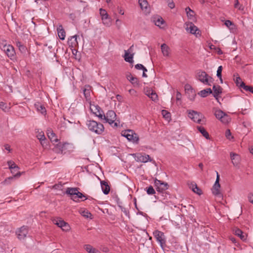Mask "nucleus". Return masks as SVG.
<instances>
[{
    "label": "nucleus",
    "mask_w": 253,
    "mask_h": 253,
    "mask_svg": "<svg viewBox=\"0 0 253 253\" xmlns=\"http://www.w3.org/2000/svg\"><path fill=\"white\" fill-rule=\"evenodd\" d=\"M188 111V117L194 122L199 124H204L205 123L204 120H202L204 116L202 113L194 110H189Z\"/></svg>",
    "instance_id": "obj_6"
},
{
    "label": "nucleus",
    "mask_w": 253,
    "mask_h": 253,
    "mask_svg": "<svg viewBox=\"0 0 253 253\" xmlns=\"http://www.w3.org/2000/svg\"><path fill=\"white\" fill-rule=\"evenodd\" d=\"M0 108L4 112H8L10 108V105H7L3 102H0Z\"/></svg>",
    "instance_id": "obj_35"
},
{
    "label": "nucleus",
    "mask_w": 253,
    "mask_h": 253,
    "mask_svg": "<svg viewBox=\"0 0 253 253\" xmlns=\"http://www.w3.org/2000/svg\"><path fill=\"white\" fill-rule=\"evenodd\" d=\"M85 250L88 253H96L98 251L96 250L95 248H93L90 245H85Z\"/></svg>",
    "instance_id": "obj_34"
},
{
    "label": "nucleus",
    "mask_w": 253,
    "mask_h": 253,
    "mask_svg": "<svg viewBox=\"0 0 253 253\" xmlns=\"http://www.w3.org/2000/svg\"><path fill=\"white\" fill-rule=\"evenodd\" d=\"M58 35L60 39L64 40L65 38L66 33L62 25H60L57 28Z\"/></svg>",
    "instance_id": "obj_23"
},
{
    "label": "nucleus",
    "mask_w": 253,
    "mask_h": 253,
    "mask_svg": "<svg viewBox=\"0 0 253 253\" xmlns=\"http://www.w3.org/2000/svg\"><path fill=\"white\" fill-rule=\"evenodd\" d=\"M146 191H147V194L149 195H153V194H155V193H156L154 189L153 188V187L152 186H149L147 188Z\"/></svg>",
    "instance_id": "obj_44"
},
{
    "label": "nucleus",
    "mask_w": 253,
    "mask_h": 253,
    "mask_svg": "<svg viewBox=\"0 0 253 253\" xmlns=\"http://www.w3.org/2000/svg\"><path fill=\"white\" fill-rule=\"evenodd\" d=\"M122 135L126 137L129 141H131L137 144L139 141V137L132 130L127 129L122 131Z\"/></svg>",
    "instance_id": "obj_5"
},
{
    "label": "nucleus",
    "mask_w": 253,
    "mask_h": 253,
    "mask_svg": "<svg viewBox=\"0 0 253 253\" xmlns=\"http://www.w3.org/2000/svg\"><path fill=\"white\" fill-rule=\"evenodd\" d=\"M17 170H13L14 173H13V174L14 177H19L21 174V173L19 171H18L17 172L15 173Z\"/></svg>",
    "instance_id": "obj_55"
},
{
    "label": "nucleus",
    "mask_w": 253,
    "mask_h": 253,
    "mask_svg": "<svg viewBox=\"0 0 253 253\" xmlns=\"http://www.w3.org/2000/svg\"><path fill=\"white\" fill-rule=\"evenodd\" d=\"M197 128L198 130L202 134L203 136H204L207 139H210L209 134L204 127L202 126H198Z\"/></svg>",
    "instance_id": "obj_26"
},
{
    "label": "nucleus",
    "mask_w": 253,
    "mask_h": 253,
    "mask_svg": "<svg viewBox=\"0 0 253 253\" xmlns=\"http://www.w3.org/2000/svg\"><path fill=\"white\" fill-rule=\"evenodd\" d=\"M161 49L164 56H168L169 55V48L166 44L163 43L161 45Z\"/></svg>",
    "instance_id": "obj_30"
},
{
    "label": "nucleus",
    "mask_w": 253,
    "mask_h": 253,
    "mask_svg": "<svg viewBox=\"0 0 253 253\" xmlns=\"http://www.w3.org/2000/svg\"><path fill=\"white\" fill-rule=\"evenodd\" d=\"M5 149L9 151H10V146L8 144H6L4 145Z\"/></svg>",
    "instance_id": "obj_64"
},
{
    "label": "nucleus",
    "mask_w": 253,
    "mask_h": 253,
    "mask_svg": "<svg viewBox=\"0 0 253 253\" xmlns=\"http://www.w3.org/2000/svg\"><path fill=\"white\" fill-rule=\"evenodd\" d=\"M234 233L243 241H245L247 239V235L246 234H244L243 231L239 228H236L234 230Z\"/></svg>",
    "instance_id": "obj_22"
},
{
    "label": "nucleus",
    "mask_w": 253,
    "mask_h": 253,
    "mask_svg": "<svg viewBox=\"0 0 253 253\" xmlns=\"http://www.w3.org/2000/svg\"><path fill=\"white\" fill-rule=\"evenodd\" d=\"M185 11L187 13V15L188 17L193 16L194 14V11L191 10L190 7H187L185 8Z\"/></svg>",
    "instance_id": "obj_42"
},
{
    "label": "nucleus",
    "mask_w": 253,
    "mask_h": 253,
    "mask_svg": "<svg viewBox=\"0 0 253 253\" xmlns=\"http://www.w3.org/2000/svg\"><path fill=\"white\" fill-rule=\"evenodd\" d=\"M132 47L133 45L131 46L128 50H125V55L124 56L125 60L131 64L133 63V58L134 53L130 54V52L132 51Z\"/></svg>",
    "instance_id": "obj_16"
},
{
    "label": "nucleus",
    "mask_w": 253,
    "mask_h": 253,
    "mask_svg": "<svg viewBox=\"0 0 253 253\" xmlns=\"http://www.w3.org/2000/svg\"><path fill=\"white\" fill-rule=\"evenodd\" d=\"M248 199L249 201L251 203L253 204V194L250 193V194H249Z\"/></svg>",
    "instance_id": "obj_57"
},
{
    "label": "nucleus",
    "mask_w": 253,
    "mask_h": 253,
    "mask_svg": "<svg viewBox=\"0 0 253 253\" xmlns=\"http://www.w3.org/2000/svg\"><path fill=\"white\" fill-rule=\"evenodd\" d=\"M198 79L203 84L209 85H211V83L213 81V79L209 76L205 71L200 72L198 73Z\"/></svg>",
    "instance_id": "obj_7"
},
{
    "label": "nucleus",
    "mask_w": 253,
    "mask_h": 253,
    "mask_svg": "<svg viewBox=\"0 0 253 253\" xmlns=\"http://www.w3.org/2000/svg\"><path fill=\"white\" fill-rule=\"evenodd\" d=\"M7 45L5 41H1L0 42V48L1 49Z\"/></svg>",
    "instance_id": "obj_51"
},
{
    "label": "nucleus",
    "mask_w": 253,
    "mask_h": 253,
    "mask_svg": "<svg viewBox=\"0 0 253 253\" xmlns=\"http://www.w3.org/2000/svg\"><path fill=\"white\" fill-rule=\"evenodd\" d=\"M90 109L91 112L99 119L102 120L103 117H105V114L98 105L90 104Z\"/></svg>",
    "instance_id": "obj_9"
},
{
    "label": "nucleus",
    "mask_w": 253,
    "mask_h": 253,
    "mask_svg": "<svg viewBox=\"0 0 253 253\" xmlns=\"http://www.w3.org/2000/svg\"><path fill=\"white\" fill-rule=\"evenodd\" d=\"M239 5V2L238 0H235V4H234V7L235 8H238L239 9L241 10L242 9L241 8V5H240L239 7H238Z\"/></svg>",
    "instance_id": "obj_53"
},
{
    "label": "nucleus",
    "mask_w": 253,
    "mask_h": 253,
    "mask_svg": "<svg viewBox=\"0 0 253 253\" xmlns=\"http://www.w3.org/2000/svg\"><path fill=\"white\" fill-rule=\"evenodd\" d=\"M213 91V96L218 101V96L222 92V88L218 85H214L212 87Z\"/></svg>",
    "instance_id": "obj_18"
},
{
    "label": "nucleus",
    "mask_w": 253,
    "mask_h": 253,
    "mask_svg": "<svg viewBox=\"0 0 253 253\" xmlns=\"http://www.w3.org/2000/svg\"><path fill=\"white\" fill-rule=\"evenodd\" d=\"M38 138L40 140L41 143L42 145H43V141L45 140V136L44 135L43 133H39L38 135Z\"/></svg>",
    "instance_id": "obj_45"
},
{
    "label": "nucleus",
    "mask_w": 253,
    "mask_h": 253,
    "mask_svg": "<svg viewBox=\"0 0 253 253\" xmlns=\"http://www.w3.org/2000/svg\"><path fill=\"white\" fill-rule=\"evenodd\" d=\"M214 115L217 119L219 120L222 123L224 124H227L229 123L231 120L229 116L221 110H216L215 112Z\"/></svg>",
    "instance_id": "obj_8"
},
{
    "label": "nucleus",
    "mask_w": 253,
    "mask_h": 253,
    "mask_svg": "<svg viewBox=\"0 0 253 253\" xmlns=\"http://www.w3.org/2000/svg\"><path fill=\"white\" fill-rule=\"evenodd\" d=\"M86 125L90 131L94 132L98 134H101L104 130L103 125L95 121H88L86 123Z\"/></svg>",
    "instance_id": "obj_3"
},
{
    "label": "nucleus",
    "mask_w": 253,
    "mask_h": 253,
    "mask_svg": "<svg viewBox=\"0 0 253 253\" xmlns=\"http://www.w3.org/2000/svg\"><path fill=\"white\" fill-rule=\"evenodd\" d=\"M230 157L231 159L232 160V163L234 165H237L239 163V157L238 155L234 153H230Z\"/></svg>",
    "instance_id": "obj_28"
},
{
    "label": "nucleus",
    "mask_w": 253,
    "mask_h": 253,
    "mask_svg": "<svg viewBox=\"0 0 253 253\" xmlns=\"http://www.w3.org/2000/svg\"><path fill=\"white\" fill-rule=\"evenodd\" d=\"M126 79L129 81V79L131 78V77H133L132 76L131 73H128V74H126Z\"/></svg>",
    "instance_id": "obj_61"
},
{
    "label": "nucleus",
    "mask_w": 253,
    "mask_h": 253,
    "mask_svg": "<svg viewBox=\"0 0 253 253\" xmlns=\"http://www.w3.org/2000/svg\"><path fill=\"white\" fill-rule=\"evenodd\" d=\"M119 207L121 209L122 211L123 212L126 216H127L128 218H129V212L127 211V210L125 208L120 205H119Z\"/></svg>",
    "instance_id": "obj_47"
},
{
    "label": "nucleus",
    "mask_w": 253,
    "mask_h": 253,
    "mask_svg": "<svg viewBox=\"0 0 253 253\" xmlns=\"http://www.w3.org/2000/svg\"><path fill=\"white\" fill-rule=\"evenodd\" d=\"M153 235L156 238L157 241L160 243L161 247L163 248V245L166 244V240L164 233L159 230H155L153 232Z\"/></svg>",
    "instance_id": "obj_12"
},
{
    "label": "nucleus",
    "mask_w": 253,
    "mask_h": 253,
    "mask_svg": "<svg viewBox=\"0 0 253 253\" xmlns=\"http://www.w3.org/2000/svg\"><path fill=\"white\" fill-rule=\"evenodd\" d=\"M168 5L171 9L173 8L175 6L174 3L172 1H169L168 3Z\"/></svg>",
    "instance_id": "obj_59"
},
{
    "label": "nucleus",
    "mask_w": 253,
    "mask_h": 253,
    "mask_svg": "<svg viewBox=\"0 0 253 253\" xmlns=\"http://www.w3.org/2000/svg\"><path fill=\"white\" fill-rule=\"evenodd\" d=\"M205 90H206V91H207V93L209 94H211L212 93V90L211 89V88H207V89H205Z\"/></svg>",
    "instance_id": "obj_63"
},
{
    "label": "nucleus",
    "mask_w": 253,
    "mask_h": 253,
    "mask_svg": "<svg viewBox=\"0 0 253 253\" xmlns=\"http://www.w3.org/2000/svg\"><path fill=\"white\" fill-rule=\"evenodd\" d=\"M198 94L200 95L202 97H206L208 96V94L207 93V91L205 89H203L200 91Z\"/></svg>",
    "instance_id": "obj_48"
},
{
    "label": "nucleus",
    "mask_w": 253,
    "mask_h": 253,
    "mask_svg": "<svg viewBox=\"0 0 253 253\" xmlns=\"http://www.w3.org/2000/svg\"><path fill=\"white\" fill-rule=\"evenodd\" d=\"M5 53L7 56L11 59L14 58L15 55V52L14 47L10 44L8 45V48H6Z\"/></svg>",
    "instance_id": "obj_19"
},
{
    "label": "nucleus",
    "mask_w": 253,
    "mask_h": 253,
    "mask_svg": "<svg viewBox=\"0 0 253 253\" xmlns=\"http://www.w3.org/2000/svg\"><path fill=\"white\" fill-rule=\"evenodd\" d=\"M79 188H70L68 187L67 188L65 193L69 195L72 200L75 202H78L79 199H82L83 197H85V199L87 198L82 193L79 191Z\"/></svg>",
    "instance_id": "obj_2"
},
{
    "label": "nucleus",
    "mask_w": 253,
    "mask_h": 253,
    "mask_svg": "<svg viewBox=\"0 0 253 253\" xmlns=\"http://www.w3.org/2000/svg\"><path fill=\"white\" fill-rule=\"evenodd\" d=\"M186 25L187 27L186 29L187 31L189 32L191 34H195L196 37H198V35H200L199 33L200 31L193 23L189 22Z\"/></svg>",
    "instance_id": "obj_14"
},
{
    "label": "nucleus",
    "mask_w": 253,
    "mask_h": 253,
    "mask_svg": "<svg viewBox=\"0 0 253 253\" xmlns=\"http://www.w3.org/2000/svg\"><path fill=\"white\" fill-rule=\"evenodd\" d=\"M225 24L227 27H230V26L233 25V23L231 21L227 20H226Z\"/></svg>",
    "instance_id": "obj_54"
},
{
    "label": "nucleus",
    "mask_w": 253,
    "mask_h": 253,
    "mask_svg": "<svg viewBox=\"0 0 253 253\" xmlns=\"http://www.w3.org/2000/svg\"><path fill=\"white\" fill-rule=\"evenodd\" d=\"M132 155L134 156L135 161L137 162L146 163L148 161H152L150 156L146 154H133Z\"/></svg>",
    "instance_id": "obj_10"
},
{
    "label": "nucleus",
    "mask_w": 253,
    "mask_h": 253,
    "mask_svg": "<svg viewBox=\"0 0 253 253\" xmlns=\"http://www.w3.org/2000/svg\"><path fill=\"white\" fill-rule=\"evenodd\" d=\"M53 222L59 227H60L63 231H67L70 229L69 224L64 220H61L60 218H57L53 219Z\"/></svg>",
    "instance_id": "obj_11"
},
{
    "label": "nucleus",
    "mask_w": 253,
    "mask_h": 253,
    "mask_svg": "<svg viewBox=\"0 0 253 253\" xmlns=\"http://www.w3.org/2000/svg\"><path fill=\"white\" fill-rule=\"evenodd\" d=\"M185 91L186 93L187 94L189 93L190 92H191L192 98H190V99L191 100H194L195 97L196 96V93L195 91H194L193 89L192 88L190 85H185Z\"/></svg>",
    "instance_id": "obj_25"
},
{
    "label": "nucleus",
    "mask_w": 253,
    "mask_h": 253,
    "mask_svg": "<svg viewBox=\"0 0 253 253\" xmlns=\"http://www.w3.org/2000/svg\"><path fill=\"white\" fill-rule=\"evenodd\" d=\"M231 135V133L230 132V130L229 129H227L225 132V135L226 137L228 139H230L229 136Z\"/></svg>",
    "instance_id": "obj_58"
},
{
    "label": "nucleus",
    "mask_w": 253,
    "mask_h": 253,
    "mask_svg": "<svg viewBox=\"0 0 253 253\" xmlns=\"http://www.w3.org/2000/svg\"><path fill=\"white\" fill-rule=\"evenodd\" d=\"M100 183L103 193L105 195L108 194L110 192V188L108 183L105 181H101Z\"/></svg>",
    "instance_id": "obj_21"
},
{
    "label": "nucleus",
    "mask_w": 253,
    "mask_h": 253,
    "mask_svg": "<svg viewBox=\"0 0 253 253\" xmlns=\"http://www.w3.org/2000/svg\"><path fill=\"white\" fill-rule=\"evenodd\" d=\"M181 97V93L179 92H177V93H176V100L177 101L178 100H180Z\"/></svg>",
    "instance_id": "obj_60"
},
{
    "label": "nucleus",
    "mask_w": 253,
    "mask_h": 253,
    "mask_svg": "<svg viewBox=\"0 0 253 253\" xmlns=\"http://www.w3.org/2000/svg\"><path fill=\"white\" fill-rule=\"evenodd\" d=\"M153 90H147L146 92H145V94L146 95H147L148 97H150V94H151V91H153Z\"/></svg>",
    "instance_id": "obj_62"
},
{
    "label": "nucleus",
    "mask_w": 253,
    "mask_h": 253,
    "mask_svg": "<svg viewBox=\"0 0 253 253\" xmlns=\"http://www.w3.org/2000/svg\"><path fill=\"white\" fill-rule=\"evenodd\" d=\"M138 3L142 10H146L147 9L148 3L147 0H138Z\"/></svg>",
    "instance_id": "obj_31"
},
{
    "label": "nucleus",
    "mask_w": 253,
    "mask_h": 253,
    "mask_svg": "<svg viewBox=\"0 0 253 253\" xmlns=\"http://www.w3.org/2000/svg\"><path fill=\"white\" fill-rule=\"evenodd\" d=\"M103 119L110 125L113 124V126L115 127L119 126L120 124V120L117 119L116 114L113 110H109L106 115H105V117H103Z\"/></svg>",
    "instance_id": "obj_4"
},
{
    "label": "nucleus",
    "mask_w": 253,
    "mask_h": 253,
    "mask_svg": "<svg viewBox=\"0 0 253 253\" xmlns=\"http://www.w3.org/2000/svg\"><path fill=\"white\" fill-rule=\"evenodd\" d=\"M68 145L69 143H62L59 142L55 146L54 148H53V150L56 153L62 154L63 151L67 149L66 146Z\"/></svg>",
    "instance_id": "obj_17"
},
{
    "label": "nucleus",
    "mask_w": 253,
    "mask_h": 253,
    "mask_svg": "<svg viewBox=\"0 0 253 253\" xmlns=\"http://www.w3.org/2000/svg\"><path fill=\"white\" fill-rule=\"evenodd\" d=\"M16 45L18 47L19 49L21 51V52H22V53L26 52V51L27 50V48L23 44H22V43L21 42H17Z\"/></svg>",
    "instance_id": "obj_36"
},
{
    "label": "nucleus",
    "mask_w": 253,
    "mask_h": 253,
    "mask_svg": "<svg viewBox=\"0 0 253 253\" xmlns=\"http://www.w3.org/2000/svg\"><path fill=\"white\" fill-rule=\"evenodd\" d=\"M84 96L86 100L89 101L90 100L91 86L89 85H85L83 89Z\"/></svg>",
    "instance_id": "obj_20"
},
{
    "label": "nucleus",
    "mask_w": 253,
    "mask_h": 253,
    "mask_svg": "<svg viewBox=\"0 0 253 253\" xmlns=\"http://www.w3.org/2000/svg\"><path fill=\"white\" fill-rule=\"evenodd\" d=\"M149 97L151 98V99L154 101L158 99V95L156 94V93L154 91L151 92V94Z\"/></svg>",
    "instance_id": "obj_46"
},
{
    "label": "nucleus",
    "mask_w": 253,
    "mask_h": 253,
    "mask_svg": "<svg viewBox=\"0 0 253 253\" xmlns=\"http://www.w3.org/2000/svg\"><path fill=\"white\" fill-rule=\"evenodd\" d=\"M102 22L106 26H110L111 24L110 18L109 16L107 18H104L102 19Z\"/></svg>",
    "instance_id": "obj_39"
},
{
    "label": "nucleus",
    "mask_w": 253,
    "mask_h": 253,
    "mask_svg": "<svg viewBox=\"0 0 253 253\" xmlns=\"http://www.w3.org/2000/svg\"><path fill=\"white\" fill-rule=\"evenodd\" d=\"M99 10H100V14L101 16L102 19L104 18H107L109 16L106 10L103 9L102 8H100Z\"/></svg>",
    "instance_id": "obj_40"
},
{
    "label": "nucleus",
    "mask_w": 253,
    "mask_h": 253,
    "mask_svg": "<svg viewBox=\"0 0 253 253\" xmlns=\"http://www.w3.org/2000/svg\"><path fill=\"white\" fill-rule=\"evenodd\" d=\"M28 233V230L27 226H23L20 228L18 231H16L17 237L20 240L24 239Z\"/></svg>",
    "instance_id": "obj_15"
},
{
    "label": "nucleus",
    "mask_w": 253,
    "mask_h": 253,
    "mask_svg": "<svg viewBox=\"0 0 253 253\" xmlns=\"http://www.w3.org/2000/svg\"><path fill=\"white\" fill-rule=\"evenodd\" d=\"M216 175V180L212 188V192L214 195H218L220 194L219 189L220 188V185L219 184L220 177L217 171Z\"/></svg>",
    "instance_id": "obj_13"
},
{
    "label": "nucleus",
    "mask_w": 253,
    "mask_h": 253,
    "mask_svg": "<svg viewBox=\"0 0 253 253\" xmlns=\"http://www.w3.org/2000/svg\"><path fill=\"white\" fill-rule=\"evenodd\" d=\"M154 184L156 187L157 195L155 198L160 200H164L169 197V195L166 192L169 188V185L168 183L159 180L157 178L154 179Z\"/></svg>",
    "instance_id": "obj_1"
},
{
    "label": "nucleus",
    "mask_w": 253,
    "mask_h": 253,
    "mask_svg": "<svg viewBox=\"0 0 253 253\" xmlns=\"http://www.w3.org/2000/svg\"><path fill=\"white\" fill-rule=\"evenodd\" d=\"M35 107L37 110L41 113L42 114L45 115L46 114V109L43 105L41 104L40 103H37L35 104Z\"/></svg>",
    "instance_id": "obj_24"
},
{
    "label": "nucleus",
    "mask_w": 253,
    "mask_h": 253,
    "mask_svg": "<svg viewBox=\"0 0 253 253\" xmlns=\"http://www.w3.org/2000/svg\"><path fill=\"white\" fill-rule=\"evenodd\" d=\"M47 135L48 138L52 142H57L58 141L55 134L52 130H50L47 132Z\"/></svg>",
    "instance_id": "obj_29"
},
{
    "label": "nucleus",
    "mask_w": 253,
    "mask_h": 253,
    "mask_svg": "<svg viewBox=\"0 0 253 253\" xmlns=\"http://www.w3.org/2000/svg\"><path fill=\"white\" fill-rule=\"evenodd\" d=\"M8 164L12 173H14L13 170H18L19 169L13 162L9 161L8 162Z\"/></svg>",
    "instance_id": "obj_32"
},
{
    "label": "nucleus",
    "mask_w": 253,
    "mask_h": 253,
    "mask_svg": "<svg viewBox=\"0 0 253 253\" xmlns=\"http://www.w3.org/2000/svg\"><path fill=\"white\" fill-rule=\"evenodd\" d=\"M222 66H220L218 67L217 70V74L216 76L218 78H220L222 76Z\"/></svg>",
    "instance_id": "obj_49"
},
{
    "label": "nucleus",
    "mask_w": 253,
    "mask_h": 253,
    "mask_svg": "<svg viewBox=\"0 0 253 253\" xmlns=\"http://www.w3.org/2000/svg\"><path fill=\"white\" fill-rule=\"evenodd\" d=\"M129 82L134 85V86H138L139 85V81L137 78L136 77H131V78L129 79Z\"/></svg>",
    "instance_id": "obj_38"
},
{
    "label": "nucleus",
    "mask_w": 253,
    "mask_h": 253,
    "mask_svg": "<svg viewBox=\"0 0 253 253\" xmlns=\"http://www.w3.org/2000/svg\"><path fill=\"white\" fill-rule=\"evenodd\" d=\"M240 88H243L246 91H249L253 93V87L250 85H247L244 83H241L240 85Z\"/></svg>",
    "instance_id": "obj_33"
},
{
    "label": "nucleus",
    "mask_w": 253,
    "mask_h": 253,
    "mask_svg": "<svg viewBox=\"0 0 253 253\" xmlns=\"http://www.w3.org/2000/svg\"><path fill=\"white\" fill-rule=\"evenodd\" d=\"M77 38V36L75 35L74 36L71 37L70 39H69L68 43L70 46L74 47L77 44H78Z\"/></svg>",
    "instance_id": "obj_27"
},
{
    "label": "nucleus",
    "mask_w": 253,
    "mask_h": 253,
    "mask_svg": "<svg viewBox=\"0 0 253 253\" xmlns=\"http://www.w3.org/2000/svg\"><path fill=\"white\" fill-rule=\"evenodd\" d=\"M195 192H194V193L197 194L199 195H201L202 194V190L197 186V185H195Z\"/></svg>",
    "instance_id": "obj_50"
},
{
    "label": "nucleus",
    "mask_w": 253,
    "mask_h": 253,
    "mask_svg": "<svg viewBox=\"0 0 253 253\" xmlns=\"http://www.w3.org/2000/svg\"><path fill=\"white\" fill-rule=\"evenodd\" d=\"M164 20L162 17L159 18L156 20H154L155 24L159 27H160L161 25L164 24Z\"/></svg>",
    "instance_id": "obj_41"
},
{
    "label": "nucleus",
    "mask_w": 253,
    "mask_h": 253,
    "mask_svg": "<svg viewBox=\"0 0 253 253\" xmlns=\"http://www.w3.org/2000/svg\"><path fill=\"white\" fill-rule=\"evenodd\" d=\"M162 114L164 118L169 121L170 119V113L166 110L162 111Z\"/></svg>",
    "instance_id": "obj_37"
},
{
    "label": "nucleus",
    "mask_w": 253,
    "mask_h": 253,
    "mask_svg": "<svg viewBox=\"0 0 253 253\" xmlns=\"http://www.w3.org/2000/svg\"><path fill=\"white\" fill-rule=\"evenodd\" d=\"M195 185H197L196 183H194V182H192L191 183L190 185H189V188L190 189H192V190L193 191V192H195Z\"/></svg>",
    "instance_id": "obj_56"
},
{
    "label": "nucleus",
    "mask_w": 253,
    "mask_h": 253,
    "mask_svg": "<svg viewBox=\"0 0 253 253\" xmlns=\"http://www.w3.org/2000/svg\"><path fill=\"white\" fill-rule=\"evenodd\" d=\"M144 66L141 64H137L135 65V68L137 70H142Z\"/></svg>",
    "instance_id": "obj_52"
},
{
    "label": "nucleus",
    "mask_w": 253,
    "mask_h": 253,
    "mask_svg": "<svg viewBox=\"0 0 253 253\" xmlns=\"http://www.w3.org/2000/svg\"><path fill=\"white\" fill-rule=\"evenodd\" d=\"M236 85L240 87V85L241 83H244L242 81L241 78L239 76L238 74H237V77L234 79Z\"/></svg>",
    "instance_id": "obj_43"
}]
</instances>
